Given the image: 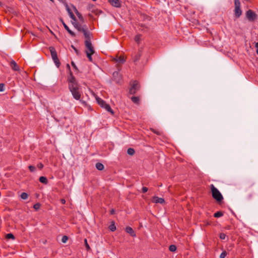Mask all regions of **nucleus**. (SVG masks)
I'll return each instance as SVG.
<instances>
[{
  "instance_id": "nucleus-1",
  "label": "nucleus",
  "mask_w": 258,
  "mask_h": 258,
  "mask_svg": "<svg viewBox=\"0 0 258 258\" xmlns=\"http://www.w3.org/2000/svg\"><path fill=\"white\" fill-rule=\"evenodd\" d=\"M68 83V89L71 92L73 98L79 100L81 99V93L80 91V85L76 78L73 80H69L67 81Z\"/></svg>"
},
{
  "instance_id": "nucleus-2",
  "label": "nucleus",
  "mask_w": 258,
  "mask_h": 258,
  "mask_svg": "<svg viewBox=\"0 0 258 258\" xmlns=\"http://www.w3.org/2000/svg\"><path fill=\"white\" fill-rule=\"evenodd\" d=\"M210 187L213 198L218 204L221 205L224 199L222 194L213 184H211Z\"/></svg>"
},
{
  "instance_id": "nucleus-3",
  "label": "nucleus",
  "mask_w": 258,
  "mask_h": 258,
  "mask_svg": "<svg viewBox=\"0 0 258 258\" xmlns=\"http://www.w3.org/2000/svg\"><path fill=\"white\" fill-rule=\"evenodd\" d=\"M96 100L99 105H100L102 108L105 109L106 110L110 112L112 115H114V111L111 109L109 104L106 103L104 100H102L99 97H96Z\"/></svg>"
},
{
  "instance_id": "nucleus-4",
  "label": "nucleus",
  "mask_w": 258,
  "mask_h": 258,
  "mask_svg": "<svg viewBox=\"0 0 258 258\" xmlns=\"http://www.w3.org/2000/svg\"><path fill=\"white\" fill-rule=\"evenodd\" d=\"M234 15L236 18H239L242 15V11L241 9V3L239 0H234Z\"/></svg>"
},
{
  "instance_id": "nucleus-5",
  "label": "nucleus",
  "mask_w": 258,
  "mask_h": 258,
  "mask_svg": "<svg viewBox=\"0 0 258 258\" xmlns=\"http://www.w3.org/2000/svg\"><path fill=\"white\" fill-rule=\"evenodd\" d=\"M245 17L250 22H254L257 18V15L252 10H248L245 13Z\"/></svg>"
},
{
  "instance_id": "nucleus-6",
  "label": "nucleus",
  "mask_w": 258,
  "mask_h": 258,
  "mask_svg": "<svg viewBox=\"0 0 258 258\" xmlns=\"http://www.w3.org/2000/svg\"><path fill=\"white\" fill-rule=\"evenodd\" d=\"M131 87L129 88L128 93L132 95L135 94L140 90L141 88L139 82L136 80L134 81L132 84H131Z\"/></svg>"
},
{
  "instance_id": "nucleus-7",
  "label": "nucleus",
  "mask_w": 258,
  "mask_h": 258,
  "mask_svg": "<svg viewBox=\"0 0 258 258\" xmlns=\"http://www.w3.org/2000/svg\"><path fill=\"white\" fill-rule=\"evenodd\" d=\"M84 27H85V29H82V32L83 33L84 37L86 39L85 41H88L89 42L91 41V38L93 37L92 34L88 31V28L87 25H85Z\"/></svg>"
},
{
  "instance_id": "nucleus-8",
  "label": "nucleus",
  "mask_w": 258,
  "mask_h": 258,
  "mask_svg": "<svg viewBox=\"0 0 258 258\" xmlns=\"http://www.w3.org/2000/svg\"><path fill=\"white\" fill-rule=\"evenodd\" d=\"M112 79L117 84H119L121 82L122 80V77L118 71H115L113 73Z\"/></svg>"
},
{
  "instance_id": "nucleus-9",
  "label": "nucleus",
  "mask_w": 258,
  "mask_h": 258,
  "mask_svg": "<svg viewBox=\"0 0 258 258\" xmlns=\"http://www.w3.org/2000/svg\"><path fill=\"white\" fill-rule=\"evenodd\" d=\"M84 44H85L86 48H87L86 50L91 52V53H95V49L93 46L91 41L89 42L88 41H85Z\"/></svg>"
},
{
  "instance_id": "nucleus-10",
  "label": "nucleus",
  "mask_w": 258,
  "mask_h": 258,
  "mask_svg": "<svg viewBox=\"0 0 258 258\" xmlns=\"http://www.w3.org/2000/svg\"><path fill=\"white\" fill-rule=\"evenodd\" d=\"M60 21H61V22L62 23V24L63 25L64 29L68 31V32L71 35L72 37H76V34L75 33L72 31L71 30H70V29L69 28V27L68 26V25L64 22L63 20H62V18H60Z\"/></svg>"
},
{
  "instance_id": "nucleus-11",
  "label": "nucleus",
  "mask_w": 258,
  "mask_h": 258,
  "mask_svg": "<svg viewBox=\"0 0 258 258\" xmlns=\"http://www.w3.org/2000/svg\"><path fill=\"white\" fill-rule=\"evenodd\" d=\"M67 69H68L69 72L67 75V81L69 80H73V79H75V77L73 75V72L71 71L70 66L69 63H67L66 65Z\"/></svg>"
},
{
  "instance_id": "nucleus-12",
  "label": "nucleus",
  "mask_w": 258,
  "mask_h": 258,
  "mask_svg": "<svg viewBox=\"0 0 258 258\" xmlns=\"http://www.w3.org/2000/svg\"><path fill=\"white\" fill-rule=\"evenodd\" d=\"M108 2L115 8H120L121 6V2L119 0H108Z\"/></svg>"
},
{
  "instance_id": "nucleus-13",
  "label": "nucleus",
  "mask_w": 258,
  "mask_h": 258,
  "mask_svg": "<svg viewBox=\"0 0 258 258\" xmlns=\"http://www.w3.org/2000/svg\"><path fill=\"white\" fill-rule=\"evenodd\" d=\"M142 50L141 48L138 50V51L136 53L134 57H133V61H134V63H136L140 60V57L142 56Z\"/></svg>"
},
{
  "instance_id": "nucleus-14",
  "label": "nucleus",
  "mask_w": 258,
  "mask_h": 258,
  "mask_svg": "<svg viewBox=\"0 0 258 258\" xmlns=\"http://www.w3.org/2000/svg\"><path fill=\"white\" fill-rule=\"evenodd\" d=\"M125 231L127 233H128L133 237H135L136 236V232L133 230V229L132 227H130V226H127L125 228Z\"/></svg>"
},
{
  "instance_id": "nucleus-15",
  "label": "nucleus",
  "mask_w": 258,
  "mask_h": 258,
  "mask_svg": "<svg viewBox=\"0 0 258 258\" xmlns=\"http://www.w3.org/2000/svg\"><path fill=\"white\" fill-rule=\"evenodd\" d=\"M10 64L12 69L13 71H19L20 70V68L19 66L17 64L15 60H12V61H11Z\"/></svg>"
},
{
  "instance_id": "nucleus-16",
  "label": "nucleus",
  "mask_w": 258,
  "mask_h": 258,
  "mask_svg": "<svg viewBox=\"0 0 258 258\" xmlns=\"http://www.w3.org/2000/svg\"><path fill=\"white\" fill-rule=\"evenodd\" d=\"M153 202L156 204L160 203L163 204L165 203V200L163 198H159L156 196H154L153 197Z\"/></svg>"
},
{
  "instance_id": "nucleus-17",
  "label": "nucleus",
  "mask_w": 258,
  "mask_h": 258,
  "mask_svg": "<svg viewBox=\"0 0 258 258\" xmlns=\"http://www.w3.org/2000/svg\"><path fill=\"white\" fill-rule=\"evenodd\" d=\"M49 50H50V52L51 53V56L52 59H53L55 57H57L56 51L54 47L50 46V47H49Z\"/></svg>"
},
{
  "instance_id": "nucleus-18",
  "label": "nucleus",
  "mask_w": 258,
  "mask_h": 258,
  "mask_svg": "<svg viewBox=\"0 0 258 258\" xmlns=\"http://www.w3.org/2000/svg\"><path fill=\"white\" fill-rule=\"evenodd\" d=\"M115 62L118 63V64H123L125 61V60L123 56H120L116 57L113 59Z\"/></svg>"
},
{
  "instance_id": "nucleus-19",
  "label": "nucleus",
  "mask_w": 258,
  "mask_h": 258,
  "mask_svg": "<svg viewBox=\"0 0 258 258\" xmlns=\"http://www.w3.org/2000/svg\"><path fill=\"white\" fill-rule=\"evenodd\" d=\"M76 22V21H75V22H72V24L77 29L78 31L82 32V29H85L84 25L83 26V27H82L81 25L79 24V23Z\"/></svg>"
},
{
  "instance_id": "nucleus-20",
  "label": "nucleus",
  "mask_w": 258,
  "mask_h": 258,
  "mask_svg": "<svg viewBox=\"0 0 258 258\" xmlns=\"http://www.w3.org/2000/svg\"><path fill=\"white\" fill-rule=\"evenodd\" d=\"M131 100L133 102L136 104H139L140 103V98L138 96H132L131 98Z\"/></svg>"
},
{
  "instance_id": "nucleus-21",
  "label": "nucleus",
  "mask_w": 258,
  "mask_h": 258,
  "mask_svg": "<svg viewBox=\"0 0 258 258\" xmlns=\"http://www.w3.org/2000/svg\"><path fill=\"white\" fill-rule=\"evenodd\" d=\"M39 181L43 184H46L48 183V179L45 176H40L39 178Z\"/></svg>"
},
{
  "instance_id": "nucleus-22",
  "label": "nucleus",
  "mask_w": 258,
  "mask_h": 258,
  "mask_svg": "<svg viewBox=\"0 0 258 258\" xmlns=\"http://www.w3.org/2000/svg\"><path fill=\"white\" fill-rule=\"evenodd\" d=\"M108 228L112 232L116 230V228L115 225V222L114 221L111 222V224L109 226Z\"/></svg>"
},
{
  "instance_id": "nucleus-23",
  "label": "nucleus",
  "mask_w": 258,
  "mask_h": 258,
  "mask_svg": "<svg viewBox=\"0 0 258 258\" xmlns=\"http://www.w3.org/2000/svg\"><path fill=\"white\" fill-rule=\"evenodd\" d=\"M96 168L98 170L101 171L103 170L104 166L101 163L98 162L96 164Z\"/></svg>"
},
{
  "instance_id": "nucleus-24",
  "label": "nucleus",
  "mask_w": 258,
  "mask_h": 258,
  "mask_svg": "<svg viewBox=\"0 0 258 258\" xmlns=\"http://www.w3.org/2000/svg\"><path fill=\"white\" fill-rule=\"evenodd\" d=\"M85 53L86 54V56L87 58H88L89 60L91 62L93 61V59L92 57V55H93L94 53H91V52H89L87 50H85Z\"/></svg>"
},
{
  "instance_id": "nucleus-25",
  "label": "nucleus",
  "mask_w": 258,
  "mask_h": 258,
  "mask_svg": "<svg viewBox=\"0 0 258 258\" xmlns=\"http://www.w3.org/2000/svg\"><path fill=\"white\" fill-rule=\"evenodd\" d=\"M6 238H7V239H11L12 240H14L15 239V237L13 234L10 233H8L6 235Z\"/></svg>"
},
{
  "instance_id": "nucleus-26",
  "label": "nucleus",
  "mask_w": 258,
  "mask_h": 258,
  "mask_svg": "<svg viewBox=\"0 0 258 258\" xmlns=\"http://www.w3.org/2000/svg\"><path fill=\"white\" fill-rule=\"evenodd\" d=\"M55 64L56 65V66L57 67V68H59L60 66V62L59 61V60L58 58V57H55V58H54L53 59Z\"/></svg>"
},
{
  "instance_id": "nucleus-27",
  "label": "nucleus",
  "mask_w": 258,
  "mask_h": 258,
  "mask_svg": "<svg viewBox=\"0 0 258 258\" xmlns=\"http://www.w3.org/2000/svg\"><path fill=\"white\" fill-rule=\"evenodd\" d=\"M91 12L94 13L96 15H99L100 14L102 13V11L101 10H99L96 9H94L91 10Z\"/></svg>"
},
{
  "instance_id": "nucleus-28",
  "label": "nucleus",
  "mask_w": 258,
  "mask_h": 258,
  "mask_svg": "<svg viewBox=\"0 0 258 258\" xmlns=\"http://www.w3.org/2000/svg\"><path fill=\"white\" fill-rule=\"evenodd\" d=\"M223 215V213L221 211H218L214 214V217L215 218H219Z\"/></svg>"
},
{
  "instance_id": "nucleus-29",
  "label": "nucleus",
  "mask_w": 258,
  "mask_h": 258,
  "mask_svg": "<svg viewBox=\"0 0 258 258\" xmlns=\"http://www.w3.org/2000/svg\"><path fill=\"white\" fill-rule=\"evenodd\" d=\"M142 37L141 34H137L135 36L134 40L137 43H139L141 40V37Z\"/></svg>"
},
{
  "instance_id": "nucleus-30",
  "label": "nucleus",
  "mask_w": 258,
  "mask_h": 258,
  "mask_svg": "<svg viewBox=\"0 0 258 258\" xmlns=\"http://www.w3.org/2000/svg\"><path fill=\"white\" fill-rule=\"evenodd\" d=\"M127 153L129 155L132 156L135 153V151L133 148H130L127 150Z\"/></svg>"
},
{
  "instance_id": "nucleus-31",
  "label": "nucleus",
  "mask_w": 258,
  "mask_h": 258,
  "mask_svg": "<svg viewBox=\"0 0 258 258\" xmlns=\"http://www.w3.org/2000/svg\"><path fill=\"white\" fill-rule=\"evenodd\" d=\"M177 248L175 245L171 244L169 247V250L171 252H174L176 251Z\"/></svg>"
},
{
  "instance_id": "nucleus-32",
  "label": "nucleus",
  "mask_w": 258,
  "mask_h": 258,
  "mask_svg": "<svg viewBox=\"0 0 258 258\" xmlns=\"http://www.w3.org/2000/svg\"><path fill=\"white\" fill-rule=\"evenodd\" d=\"M21 198L23 200H26L28 198V194L26 192H22L20 196Z\"/></svg>"
},
{
  "instance_id": "nucleus-33",
  "label": "nucleus",
  "mask_w": 258,
  "mask_h": 258,
  "mask_svg": "<svg viewBox=\"0 0 258 258\" xmlns=\"http://www.w3.org/2000/svg\"><path fill=\"white\" fill-rule=\"evenodd\" d=\"M71 47L74 50L77 55L80 56L81 55L80 51H79L73 45H71Z\"/></svg>"
},
{
  "instance_id": "nucleus-34",
  "label": "nucleus",
  "mask_w": 258,
  "mask_h": 258,
  "mask_svg": "<svg viewBox=\"0 0 258 258\" xmlns=\"http://www.w3.org/2000/svg\"><path fill=\"white\" fill-rule=\"evenodd\" d=\"M71 65L73 67V68L74 69V70L76 71L77 73H78L79 72V70L78 67H77V66L76 65L75 63L73 61H72Z\"/></svg>"
},
{
  "instance_id": "nucleus-35",
  "label": "nucleus",
  "mask_w": 258,
  "mask_h": 258,
  "mask_svg": "<svg viewBox=\"0 0 258 258\" xmlns=\"http://www.w3.org/2000/svg\"><path fill=\"white\" fill-rule=\"evenodd\" d=\"M41 207V204L39 203H36L33 205V208L36 210H38Z\"/></svg>"
},
{
  "instance_id": "nucleus-36",
  "label": "nucleus",
  "mask_w": 258,
  "mask_h": 258,
  "mask_svg": "<svg viewBox=\"0 0 258 258\" xmlns=\"http://www.w3.org/2000/svg\"><path fill=\"white\" fill-rule=\"evenodd\" d=\"M70 18L73 20H74V21H77V19H76V17H75V16L74 15V14H73V12H71L70 13V14H69Z\"/></svg>"
},
{
  "instance_id": "nucleus-37",
  "label": "nucleus",
  "mask_w": 258,
  "mask_h": 258,
  "mask_svg": "<svg viewBox=\"0 0 258 258\" xmlns=\"http://www.w3.org/2000/svg\"><path fill=\"white\" fill-rule=\"evenodd\" d=\"M68 239H69V237H68V236H67V235H64V236H62V237L61 241H62L63 243H66V242H67V241L68 240Z\"/></svg>"
},
{
  "instance_id": "nucleus-38",
  "label": "nucleus",
  "mask_w": 258,
  "mask_h": 258,
  "mask_svg": "<svg viewBox=\"0 0 258 258\" xmlns=\"http://www.w3.org/2000/svg\"><path fill=\"white\" fill-rule=\"evenodd\" d=\"M28 168L31 172H34L36 170L35 166H34L33 165H29L28 166Z\"/></svg>"
},
{
  "instance_id": "nucleus-39",
  "label": "nucleus",
  "mask_w": 258,
  "mask_h": 258,
  "mask_svg": "<svg viewBox=\"0 0 258 258\" xmlns=\"http://www.w3.org/2000/svg\"><path fill=\"white\" fill-rule=\"evenodd\" d=\"M84 242H85V247L86 248V249L87 250H89L91 249V248L89 246V245L88 244V242H87V240L86 239H85L84 240Z\"/></svg>"
},
{
  "instance_id": "nucleus-40",
  "label": "nucleus",
  "mask_w": 258,
  "mask_h": 258,
  "mask_svg": "<svg viewBox=\"0 0 258 258\" xmlns=\"http://www.w3.org/2000/svg\"><path fill=\"white\" fill-rule=\"evenodd\" d=\"M227 254L226 251L224 250L220 254V258H225Z\"/></svg>"
},
{
  "instance_id": "nucleus-41",
  "label": "nucleus",
  "mask_w": 258,
  "mask_h": 258,
  "mask_svg": "<svg viewBox=\"0 0 258 258\" xmlns=\"http://www.w3.org/2000/svg\"><path fill=\"white\" fill-rule=\"evenodd\" d=\"M226 235L225 233H220L219 234V238L221 239V240H224L225 238H226Z\"/></svg>"
},
{
  "instance_id": "nucleus-42",
  "label": "nucleus",
  "mask_w": 258,
  "mask_h": 258,
  "mask_svg": "<svg viewBox=\"0 0 258 258\" xmlns=\"http://www.w3.org/2000/svg\"><path fill=\"white\" fill-rule=\"evenodd\" d=\"M76 15L78 16V17L80 21L84 22V18L80 13L77 14Z\"/></svg>"
},
{
  "instance_id": "nucleus-43",
  "label": "nucleus",
  "mask_w": 258,
  "mask_h": 258,
  "mask_svg": "<svg viewBox=\"0 0 258 258\" xmlns=\"http://www.w3.org/2000/svg\"><path fill=\"white\" fill-rule=\"evenodd\" d=\"M5 85L3 83L0 84V92H3L5 90Z\"/></svg>"
},
{
  "instance_id": "nucleus-44",
  "label": "nucleus",
  "mask_w": 258,
  "mask_h": 258,
  "mask_svg": "<svg viewBox=\"0 0 258 258\" xmlns=\"http://www.w3.org/2000/svg\"><path fill=\"white\" fill-rule=\"evenodd\" d=\"M95 6L93 4L89 5L87 9L89 11L94 9Z\"/></svg>"
},
{
  "instance_id": "nucleus-45",
  "label": "nucleus",
  "mask_w": 258,
  "mask_h": 258,
  "mask_svg": "<svg viewBox=\"0 0 258 258\" xmlns=\"http://www.w3.org/2000/svg\"><path fill=\"white\" fill-rule=\"evenodd\" d=\"M72 7L76 15L80 13V12H79V11H78V10L76 8V7L74 5H72Z\"/></svg>"
},
{
  "instance_id": "nucleus-46",
  "label": "nucleus",
  "mask_w": 258,
  "mask_h": 258,
  "mask_svg": "<svg viewBox=\"0 0 258 258\" xmlns=\"http://www.w3.org/2000/svg\"><path fill=\"white\" fill-rule=\"evenodd\" d=\"M72 7L76 15L80 13V12H79V11H78V10L76 8V7L74 5H72Z\"/></svg>"
},
{
  "instance_id": "nucleus-47",
  "label": "nucleus",
  "mask_w": 258,
  "mask_h": 258,
  "mask_svg": "<svg viewBox=\"0 0 258 258\" xmlns=\"http://www.w3.org/2000/svg\"><path fill=\"white\" fill-rule=\"evenodd\" d=\"M44 167V165L43 164L40 162L38 164H37V167L39 169H42Z\"/></svg>"
},
{
  "instance_id": "nucleus-48",
  "label": "nucleus",
  "mask_w": 258,
  "mask_h": 258,
  "mask_svg": "<svg viewBox=\"0 0 258 258\" xmlns=\"http://www.w3.org/2000/svg\"><path fill=\"white\" fill-rule=\"evenodd\" d=\"M148 190V188L147 187L143 186L142 188V192L143 193H146Z\"/></svg>"
},
{
  "instance_id": "nucleus-49",
  "label": "nucleus",
  "mask_w": 258,
  "mask_h": 258,
  "mask_svg": "<svg viewBox=\"0 0 258 258\" xmlns=\"http://www.w3.org/2000/svg\"><path fill=\"white\" fill-rule=\"evenodd\" d=\"M66 7L69 14H70L71 12H72V10L70 9L67 3H66Z\"/></svg>"
},
{
  "instance_id": "nucleus-50",
  "label": "nucleus",
  "mask_w": 258,
  "mask_h": 258,
  "mask_svg": "<svg viewBox=\"0 0 258 258\" xmlns=\"http://www.w3.org/2000/svg\"><path fill=\"white\" fill-rule=\"evenodd\" d=\"M255 47L256 48V53L258 55V42L255 43Z\"/></svg>"
},
{
  "instance_id": "nucleus-51",
  "label": "nucleus",
  "mask_w": 258,
  "mask_h": 258,
  "mask_svg": "<svg viewBox=\"0 0 258 258\" xmlns=\"http://www.w3.org/2000/svg\"><path fill=\"white\" fill-rule=\"evenodd\" d=\"M115 211L114 210V209H112L110 211V214L111 215H113L115 214Z\"/></svg>"
},
{
  "instance_id": "nucleus-52",
  "label": "nucleus",
  "mask_w": 258,
  "mask_h": 258,
  "mask_svg": "<svg viewBox=\"0 0 258 258\" xmlns=\"http://www.w3.org/2000/svg\"><path fill=\"white\" fill-rule=\"evenodd\" d=\"M79 100L80 101L81 103L82 104H83V105H87V103H86V101H84V100H80V99Z\"/></svg>"
},
{
  "instance_id": "nucleus-53",
  "label": "nucleus",
  "mask_w": 258,
  "mask_h": 258,
  "mask_svg": "<svg viewBox=\"0 0 258 258\" xmlns=\"http://www.w3.org/2000/svg\"><path fill=\"white\" fill-rule=\"evenodd\" d=\"M60 202L62 204H64L66 203V200L63 199H61Z\"/></svg>"
},
{
  "instance_id": "nucleus-54",
  "label": "nucleus",
  "mask_w": 258,
  "mask_h": 258,
  "mask_svg": "<svg viewBox=\"0 0 258 258\" xmlns=\"http://www.w3.org/2000/svg\"><path fill=\"white\" fill-rule=\"evenodd\" d=\"M88 16H89V18L90 19H93V15L92 14H88Z\"/></svg>"
},
{
  "instance_id": "nucleus-55",
  "label": "nucleus",
  "mask_w": 258,
  "mask_h": 258,
  "mask_svg": "<svg viewBox=\"0 0 258 258\" xmlns=\"http://www.w3.org/2000/svg\"><path fill=\"white\" fill-rule=\"evenodd\" d=\"M153 132L155 134H156L157 135H159V133L158 132V131H156L155 130H154Z\"/></svg>"
},
{
  "instance_id": "nucleus-56",
  "label": "nucleus",
  "mask_w": 258,
  "mask_h": 258,
  "mask_svg": "<svg viewBox=\"0 0 258 258\" xmlns=\"http://www.w3.org/2000/svg\"><path fill=\"white\" fill-rule=\"evenodd\" d=\"M230 209V211H231V213H232L233 215H235V214L234 212H233V211L231 209Z\"/></svg>"
},
{
  "instance_id": "nucleus-57",
  "label": "nucleus",
  "mask_w": 258,
  "mask_h": 258,
  "mask_svg": "<svg viewBox=\"0 0 258 258\" xmlns=\"http://www.w3.org/2000/svg\"><path fill=\"white\" fill-rule=\"evenodd\" d=\"M141 27H145V25H144V24H141Z\"/></svg>"
},
{
  "instance_id": "nucleus-58",
  "label": "nucleus",
  "mask_w": 258,
  "mask_h": 258,
  "mask_svg": "<svg viewBox=\"0 0 258 258\" xmlns=\"http://www.w3.org/2000/svg\"><path fill=\"white\" fill-rule=\"evenodd\" d=\"M230 226H227V229H230Z\"/></svg>"
},
{
  "instance_id": "nucleus-59",
  "label": "nucleus",
  "mask_w": 258,
  "mask_h": 258,
  "mask_svg": "<svg viewBox=\"0 0 258 258\" xmlns=\"http://www.w3.org/2000/svg\"><path fill=\"white\" fill-rule=\"evenodd\" d=\"M50 33H51V34H52L54 35L52 31H51V30H50Z\"/></svg>"
},
{
  "instance_id": "nucleus-60",
  "label": "nucleus",
  "mask_w": 258,
  "mask_h": 258,
  "mask_svg": "<svg viewBox=\"0 0 258 258\" xmlns=\"http://www.w3.org/2000/svg\"><path fill=\"white\" fill-rule=\"evenodd\" d=\"M52 2H54V0H50Z\"/></svg>"
}]
</instances>
